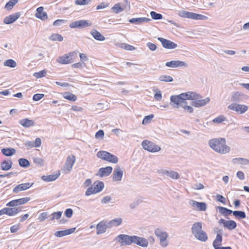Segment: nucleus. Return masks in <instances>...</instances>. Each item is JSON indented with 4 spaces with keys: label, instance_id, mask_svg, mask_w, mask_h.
Returning <instances> with one entry per match:
<instances>
[{
    "label": "nucleus",
    "instance_id": "obj_1",
    "mask_svg": "<svg viewBox=\"0 0 249 249\" xmlns=\"http://www.w3.org/2000/svg\"><path fill=\"white\" fill-rule=\"evenodd\" d=\"M209 146L215 151L221 154L228 153L230 151V147L226 145L224 138H214L209 140Z\"/></svg>",
    "mask_w": 249,
    "mask_h": 249
},
{
    "label": "nucleus",
    "instance_id": "obj_2",
    "mask_svg": "<svg viewBox=\"0 0 249 249\" xmlns=\"http://www.w3.org/2000/svg\"><path fill=\"white\" fill-rule=\"evenodd\" d=\"M202 224L200 222H195L192 225L191 231L192 234L197 240L201 242H206L208 239L206 232L202 230Z\"/></svg>",
    "mask_w": 249,
    "mask_h": 249
},
{
    "label": "nucleus",
    "instance_id": "obj_3",
    "mask_svg": "<svg viewBox=\"0 0 249 249\" xmlns=\"http://www.w3.org/2000/svg\"><path fill=\"white\" fill-rule=\"evenodd\" d=\"M77 57V54L76 52H72L58 57L56 59V61L60 64H68L74 62L75 59Z\"/></svg>",
    "mask_w": 249,
    "mask_h": 249
},
{
    "label": "nucleus",
    "instance_id": "obj_4",
    "mask_svg": "<svg viewBox=\"0 0 249 249\" xmlns=\"http://www.w3.org/2000/svg\"><path fill=\"white\" fill-rule=\"evenodd\" d=\"M155 235L160 240V244L163 247H166L168 243L167 241V238L168 237V234L167 232L163 231L161 229L157 228L154 231Z\"/></svg>",
    "mask_w": 249,
    "mask_h": 249
},
{
    "label": "nucleus",
    "instance_id": "obj_5",
    "mask_svg": "<svg viewBox=\"0 0 249 249\" xmlns=\"http://www.w3.org/2000/svg\"><path fill=\"white\" fill-rule=\"evenodd\" d=\"M135 235L121 234L116 237V240L120 243L121 246H129L134 243Z\"/></svg>",
    "mask_w": 249,
    "mask_h": 249
},
{
    "label": "nucleus",
    "instance_id": "obj_6",
    "mask_svg": "<svg viewBox=\"0 0 249 249\" xmlns=\"http://www.w3.org/2000/svg\"><path fill=\"white\" fill-rule=\"evenodd\" d=\"M104 187V184L102 181L95 182L91 187L86 191L85 195L89 196L91 194H96L101 192Z\"/></svg>",
    "mask_w": 249,
    "mask_h": 249
},
{
    "label": "nucleus",
    "instance_id": "obj_7",
    "mask_svg": "<svg viewBox=\"0 0 249 249\" xmlns=\"http://www.w3.org/2000/svg\"><path fill=\"white\" fill-rule=\"evenodd\" d=\"M178 15L182 18H188L196 20H202L206 18V17L192 12H190L184 10H182L179 12Z\"/></svg>",
    "mask_w": 249,
    "mask_h": 249
},
{
    "label": "nucleus",
    "instance_id": "obj_8",
    "mask_svg": "<svg viewBox=\"0 0 249 249\" xmlns=\"http://www.w3.org/2000/svg\"><path fill=\"white\" fill-rule=\"evenodd\" d=\"M228 109L235 111L239 114H242L246 112L249 107L245 105L237 103H231L228 106Z\"/></svg>",
    "mask_w": 249,
    "mask_h": 249
},
{
    "label": "nucleus",
    "instance_id": "obj_9",
    "mask_svg": "<svg viewBox=\"0 0 249 249\" xmlns=\"http://www.w3.org/2000/svg\"><path fill=\"white\" fill-rule=\"evenodd\" d=\"M195 97L196 99H195L194 101L191 102V105L196 107L204 106L210 101V98L209 97H207L204 99H202V96L197 93Z\"/></svg>",
    "mask_w": 249,
    "mask_h": 249
},
{
    "label": "nucleus",
    "instance_id": "obj_10",
    "mask_svg": "<svg viewBox=\"0 0 249 249\" xmlns=\"http://www.w3.org/2000/svg\"><path fill=\"white\" fill-rule=\"evenodd\" d=\"M142 145L143 149L151 152H156L160 150L159 146L147 140H144L142 143Z\"/></svg>",
    "mask_w": 249,
    "mask_h": 249
},
{
    "label": "nucleus",
    "instance_id": "obj_11",
    "mask_svg": "<svg viewBox=\"0 0 249 249\" xmlns=\"http://www.w3.org/2000/svg\"><path fill=\"white\" fill-rule=\"evenodd\" d=\"M91 22L86 20H79L72 22L70 23L69 26L71 28H84L87 27L91 26Z\"/></svg>",
    "mask_w": 249,
    "mask_h": 249
},
{
    "label": "nucleus",
    "instance_id": "obj_12",
    "mask_svg": "<svg viewBox=\"0 0 249 249\" xmlns=\"http://www.w3.org/2000/svg\"><path fill=\"white\" fill-rule=\"evenodd\" d=\"M75 160V157L73 155L69 156L67 157L66 161L62 169L65 172V173L68 174L71 171Z\"/></svg>",
    "mask_w": 249,
    "mask_h": 249
},
{
    "label": "nucleus",
    "instance_id": "obj_13",
    "mask_svg": "<svg viewBox=\"0 0 249 249\" xmlns=\"http://www.w3.org/2000/svg\"><path fill=\"white\" fill-rule=\"evenodd\" d=\"M171 103H173V106L175 108H179L181 107L184 108L187 106V102L185 100H183L181 98L180 99H178L177 97L172 95L170 97Z\"/></svg>",
    "mask_w": 249,
    "mask_h": 249
},
{
    "label": "nucleus",
    "instance_id": "obj_14",
    "mask_svg": "<svg viewBox=\"0 0 249 249\" xmlns=\"http://www.w3.org/2000/svg\"><path fill=\"white\" fill-rule=\"evenodd\" d=\"M158 173L162 175H166L173 179H178L180 178V175L178 172L171 170L161 169L158 171Z\"/></svg>",
    "mask_w": 249,
    "mask_h": 249
},
{
    "label": "nucleus",
    "instance_id": "obj_15",
    "mask_svg": "<svg viewBox=\"0 0 249 249\" xmlns=\"http://www.w3.org/2000/svg\"><path fill=\"white\" fill-rule=\"evenodd\" d=\"M245 94L240 91H233L231 95V101L232 103H237L243 101Z\"/></svg>",
    "mask_w": 249,
    "mask_h": 249
},
{
    "label": "nucleus",
    "instance_id": "obj_16",
    "mask_svg": "<svg viewBox=\"0 0 249 249\" xmlns=\"http://www.w3.org/2000/svg\"><path fill=\"white\" fill-rule=\"evenodd\" d=\"M165 66L167 67L173 68L178 67L186 68L188 66L186 62L180 60H172L167 62L165 63Z\"/></svg>",
    "mask_w": 249,
    "mask_h": 249
},
{
    "label": "nucleus",
    "instance_id": "obj_17",
    "mask_svg": "<svg viewBox=\"0 0 249 249\" xmlns=\"http://www.w3.org/2000/svg\"><path fill=\"white\" fill-rule=\"evenodd\" d=\"M158 39L161 43L162 46L164 48L174 49L178 46V45L175 43L162 37H158Z\"/></svg>",
    "mask_w": 249,
    "mask_h": 249
},
{
    "label": "nucleus",
    "instance_id": "obj_18",
    "mask_svg": "<svg viewBox=\"0 0 249 249\" xmlns=\"http://www.w3.org/2000/svg\"><path fill=\"white\" fill-rule=\"evenodd\" d=\"M219 224H223L224 228L229 230H232L236 228V223L233 220H225L224 219H220L218 221Z\"/></svg>",
    "mask_w": 249,
    "mask_h": 249
},
{
    "label": "nucleus",
    "instance_id": "obj_19",
    "mask_svg": "<svg viewBox=\"0 0 249 249\" xmlns=\"http://www.w3.org/2000/svg\"><path fill=\"white\" fill-rule=\"evenodd\" d=\"M196 95V93L193 91H188L184 93H182L178 95H174L178 97V99H180L181 98L183 100H191L194 101L195 99H196L195 96Z\"/></svg>",
    "mask_w": 249,
    "mask_h": 249
},
{
    "label": "nucleus",
    "instance_id": "obj_20",
    "mask_svg": "<svg viewBox=\"0 0 249 249\" xmlns=\"http://www.w3.org/2000/svg\"><path fill=\"white\" fill-rule=\"evenodd\" d=\"M189 203L193 207V209L200 211H205L207 208V205L205 202H198L195 200H191Z\"/></svg>",
    "mask_w": 249,
    "mask_h": 249
},
{
    "label": "nucleus",
    "instance_id": "obj_21",
    "mask_svg": "<svg viewBox=\"0 0 249 249\" xmlns=\"http://www.w3.org/2000/svg\"><path fill=\"white\" fill-rule=\"evenodd\" d=\"M123 175V171L119 166H116L113 173L112 179L114 181H121Z\"/></svg>",
    "mask_w": 249,
    "mask_h": 249
},
{
    "label": "nucleus",
    "instance_id": "obj_22",
    "mask_svg": "<svg viewBox=\"0 0 249 249\" xmlns=\"http://www.w3.org/2000/svg\"><path fill=\"white\" fill-rule=\"evenodd\" d=\"M20 16V13L17 12L14 14L6 17L3 19V22L6 24H9L15 22Z\"/></svg>",
    "mask_w": 249,
    "mask_h": 249
},
{
    "label": "nucleus",
    "instance_id": "obj_23",
    "mask_svg": "<svg viewBox=\"0 0 249 249\" xmlns=\"http://www.w3.org/2000/svg\"><path fill=\"white\" fill-rule=\"evenodd\" d=\"M134 243L142 247H147L148 246V241L147 239L135 235Z\"/></svg>",
    "mask_w": 249,
    "mask_h": 249
},
{
    "label": "nucleus",
    "instance_id": "obj_24",
    "mask_svg": "<svg viewBox=\"0 0 249 249\" xmlns=\"http://www.w3.org/2000/svg\"><path fill=\"white\" fill-rule=\"evenodd\" d=\"M33 185V183H25L20 184L16 186L13 189V192L14 193L17 194L21 191L26 190L27 189L30 188Z\"/></svg>",
    "mask_w": 249,
    "mask_h": 249
},
{
    "label": "nucleus",
    "instance_id": "obj_25",
    "mask_svg": "<svg viewBox=\"0 0 249 249\" xmlns=\"http://www.w3.org/2000/svg\"><path fill=\"white\" fill-rule=\"evenodd\" d=\"M107 228H109L108 223L104 221H101L96 226L97 234H101L106 232Z\"/></svg>",
    "mask_w": 249,
    "mask_h": 249
},
{
    "label": "nucleus",
    "instance_id": "obj_26",
    "mask_svg": "<svg viewBox=\"0 0 249 249\" xmlns=\"http://www.w3.org/2000/svg\"><path fill=\"white\" fill-rule=\"evenodd\" d=\"M112 171V168L110 166H107L105 168H101L98 170L97 176L100 177H107L109 175Z\"/></svg>",
    "mask_w": 249,
    "mask_h": 249
},
{
    "label": "nucleus",
    "instance_id": "obj_27",
    "mask_svg": "<svg viewBox=\"0 0 249 249\" xmlns=\"http://www.w3.org/2000/svg\"><path fill=\"white\" fill-rule=\"evenodd\" d=\"M19 124L24 127L28 128L33 126L35 124V121L28 118H24L19 120Z\"/></svg>",
    "mask_w": 249,
    "mask_h": 249
},
{
    "label": "nucleus",
    "instance_id": "obj_28",
    "mask_svg": "<svg viewBox=\"0 0 249 249\" xmlns=\"http://www.w3.org/2000/svg\"><path fill=\"white\" fill-rule=\"evenodd\" d=\"M43 7H39L36 10V17L41 20H44L48 18L47 14L46 12L44 11Z\"/></svg>",
    "mask_w": 249,
    "mask_h": 249
},
{
    "label": "nucleus",
    "instance_id": "obj_29",
    "mask_svg": "<svg viewBox=\"0 0 249 249\" xmlns=\"http://www.w3.org/2000/svg\"><path fill=\"white\" fill-rule=\"evenodd\" d=\"M151 19L147 18H132L129 19V22L136 24H140L142 22H148Z\"/></svg>",
    "mask_w": 249,
    "mask_h": 249
},
{
    "label": "nucleus",
    "instance_id": "obj_30",
    "mask_svg": "<svg viewBox=\"0 0 249 249\" xmlns=\"http://www.w3.org/2000/svg\"><path fill=\"white\" fill-rule=\"evenodd\" d=\"M90 34L92 36L94 39L98 41H104L105 37L97 30L95 29L92 30L90 32Z\"/></svg>",
    "mask_w": 249,
    "mask_h": 249
},
{
    "label": "nucleus",
    "instance_id": "obj_31",
    "mask_svg": "<svg viewBox=\"0 0 249 249\" xmlns=\"http://www.w3.org/2000/svg\"><path fill=\"white\" fill-rule=\"evenodd\" d=\"M60 175V173L55 175H50L48 176H43L41 179L46 182L53 181L57 179Z\"/></svg>",
    "mask_w": 249,
    "mask_h": 249
},
{
    "label": "nucleus",
    "instance_id": "obj_32",
    "mask_svg": "<svg viewBox=\"0 0 249 249\" xmlns=\"http://www.w3.org/2000/svg\"><path fill=\"white\" fill-rule=\"evenodd\" d=\"M12 165V162L11 160H4L1 163L0 167L2 170L7 171L9 170Z\"/></svg>",
    "mask_w": 249,
    "mask_h": 249
},
{
    "label": "nucleus",
    "instance_id": "obj_33",
    "mask_svg": "<svg viewBox=\"0 0 249 249\" xmlns=\"http://www.w3.org/2000/svg\"><path fill=\"white\" fill-rule=\"evenodd\" d=\"M222 240V237L220 234L218 233L216 235V238L213 243V245L214 248H220L221 242Z\"/></svg>",
    "mask_w": 249,
    "mask_h": 249
},
{
    "label": "nucleus",
    "instance_id": "obj_34",
    "mask_svg": "<svg viewBox=\"0 0 249 249\" xmlns=\"http://www.w3.org/2000/svg\"><path fill=\"white\" fill-rule=\"evenodd\" d=\"M216 209L218 210L219 213L225 216L232 213V211L223 207L218 206Z\"/></svg>",
    "mask_w": 249,
    "mask_h": 249
},
{
    "label": "nucleus",
    "instance_id": "obj_35",
    "mask_svg": "<svg viewBox=\"0 0 249 249\" xmlns=\"http://www.w3.org/2000/svg\"><path fill=\"white\" fill-rule=\"evenodd\" d=\"M122 222V219L121 218H117L110 220L108 223L109 228L113 226H118Z\"/></svg>",
    "mask_w": 249,
    "mask_h": 249
},
{
    "label": "nucleus",
    "instance_id": "obj_36",
    "mask_svg": "<svg viewBox=\"0 0 249 249\" xmlns=\"http://www.w3.org/2000/svg\"><path fill=\"white\" fill-rule=\"evenodd\" d=\"M2 153L6 156H11L16 153V150L13 148H3L1 149Z\"/></svg>",
    "mask_w": 249,
    "mask_h": 249
},
{
    "label": "nucleus",
    "instance_id": "obj_37",
    "mask_svg": "<svg viewBox=\"0 0 249 249\" xmlns=\"http://www.w3.org/2000/svg\"><path fill=\"white\" fill-rule=\"evenodd\" d=\"M7 215L9 216H13L16 215L20 211L21 209L20 207L18 208H7Z\"/></svg>",
    "mask_w": 249,
    "mask_h": 249
},
{
    "label": "nucleus",
    "instance_id": "obj_38",
    "mask_svg": "<svg viewBox=\"0 0 249 249\" xmlns=\"http://www.w3.org/2000/svg\"><path fill=\"white\" fill-rule=\"evenodd\" d=\"M63 97L71 101H75L77 99L76 95L69 92H64L63 93Z\"/></svg>",
    "mask_w": 249,
    "mask_h": 249
},
{
    "label": "nucleus",
    "instance_id": "obj_39",
    "mask_svg": "<svg viewBox=\"0 0 249 249\" xmlns=\"http://www.w3.org/2000/svg\"><path fill=\"white\" fill-rule=\"evenodd\" d=\"M232 214L235 217L239 219H243L246 217L245 213L241 211H232Z\"/></svg>",
    "mask_w": 249,
    "mask_h": 249
},
{
    "label": "nucleus",
    "instance_id": "obj_40",
    "mask_svg": "<svg viewBox=\"0 0 249 249\" xmlns=\"http://www.w3.org/2000/svg\"><path fill=\"white\" fill-rule=\"evenodd\" d=\"M159 80L161 82H171L173 81V78L169 75H161L159 77Z\"/></svg>",
    "mask_w": 249,
    "mask_h": 249
},
{
    "label": "nucleus",
    "instance_id": "obj_41",
    "mask_svg": "<svg viewBox=\"0 0 249 249\" xmlns=\"http://www.w3.org/2000/svg\"><path fill=\"white\" fill-rule=\"evenodd\" d=\"M107 156H109V153L105 151H100L97 153V157L104 160H106Z\"/></svg>",
    "mask_w": 249,
    "mask_h": 249
},
{
    "label": "nucleus",
    "instance_id": "obj_42",
    "mask_svg": "<svg viewBox=\"0 0 249 249\" xmlns=\"http://www.w3.org/2000/svg\"><path fill=\"white\" fill-rule=\"evenodd\" d=\"M106 161L113 163H117L118 161V159L116 156L109 153V156H107Z\"/></svg>",
    "mask_w": 249,
    "mask_h": 249
},
{
    "label": "nucleus",
    "instance_id": "obj_43",
    "mask_svg": "<svg viewBox=\"0 0 249 249\" xmlns=\"http://www.w3.org/2000/svg\"><path fill=\"white\" fill-rule=\"evenodd\" d=\"M49 39L52 41H58L61 42L63 41V37L60 34H53L50 36Z\"/></svg>",
    "mask_w": 249,
    "mask_h": 249
},
{
    "label": "nucleus",
    "instance_id": "obj_44",
    "mask_svg": "<svg viewBox=\"0 0 249 249\" xmlns=\"http://www.w3.org/2000/svg\"><path fill=\"white\" fill-rule=\"evenodd\" d=\"M4 66L10 68H15L17 66V63L13 59H10L6 60L3 64Z\"/></svg>",
    "mask_w": 249,
    "mask_h": 249
},
{
    "label": "nucleus",
    "instance_id": "obj_45",
    "mask_svg": "<svg viewBox=\"0 0 249 249\" xmlns=\"http://www.w3.org/2000/svg\"><path fill=\"white\" fill-rule=\"evenodd\" d=\"M18 163L20 166L24 168L30 166V162L26 159L21 158L18 160Z\"/></svg>",
    "mask_w": 249,
    "mask_h": 249
},
{
    "label": "nucleus",
    "instance_id": "obj_46",
    "mask_svg": "<svg viewBox=\"0 0 249 249\" xmlns=\"http://www.w3.org/2000/svg\"><path fill=\"white\" fill-rule=\"evenodd\" d=\"M18 0H10L5 5V8L7 10H11L18 2Z\"/></svg>",
    "mask_w": 249,
    "mask_h": 249
},
{
    "label": "nucleus",
    "instance_id": "obj_47",
    "mask_svg": "<svg viewBox=\"0 0 249 249\" xmlns=\"http://www.w3.org/2000/svg\"><path fill=\"white\" fill-rule=\"evenodd\" d=\"M150 15L152 18L155 20H159L162 18V16L160 14L157 13L154 11H151L150 12Z\"/></svg>",
    "mask_w": 249,
    "mask_h": 249
},
{
    "label": "nucleus",
    "instance_id": "obj_48",
    "mask_svg": "<svg viewBox=\"0 0 249 249\" xmlns=\"http://www.w3.org/2000/svg\"><path fill=\"white\" fill-rule=\"evenodd\" d=\"M154 118V115L151 114L144 117L143 119L142 124H146L150 123L152 119Z\"/></svg>",
    "mask_w": 249,
    "mask_h": 249
},
{
    "label": "nucleus",
    "instance_id": "obj_49",
    "mask_svg": "<svg viewBox=\"0 0 249 249\" xmlns=\"http://www.w3.org/2000/svg\"><path fill=\"white\" fill-rule=\"evenodd\" d=\"M226 120V118L223 115H220L217 117L216 118H214L213 122L214 123L216 124H220L222 122L225 121Z\"/></svg>",
    "mask_w": 249,
    "mask_h": 249
},
{
    "label": "nucleus",
    "instance_id": "obj_50",
    "mask_svg": "<svg viewBox=\"0 0 249 249\" xmlns=\"http://www.w3.org/2000/svg\"><path fill=\"white\" fill-rule=\"evenodd\" d=\"M62 212H54L52 214V217L51 218V220H53L54 219L58 220L60 218L62 215Z\"/></svg>",
    "mask_w": 249,
    "mask_h": 249
},
{
    "label": "nucleus",
    "instance_id": "obj_51",
    "mask_svg": "<svg viewBox=\"0 0 249 249\" xmlns=\"http://www.w3.org/2000/svg\"><path fill=\"white\" fill-rule=\"evenodd\" d=\"M155 92H156L155 95H154V98L156 100L158 101H160L162 99V95L161 91L159 90L158 89H156L154 90Z\"/></svg>",
    "mask_w": 249,
    "mask_h": 249
},
{
    "label": "nucleus",
    "instance_id": "obj_52",
    "mask_svg": "<svg viewBox=\"0 0 249 249\" xmlns=\"http://www.w3.org/2000/svg\"><path fill=\"white\" fill-rule=\"evenodd\" d=\"M46 74L45 70H42L37 72H35L34 74V76L36 78H40L44 77Z\"/></svg>",
    "mask_w": 249,
    "mask_h": 249
},
{
    "label": "nucleus",
    "instance_id": "obj_53",
    "mask_svg": "<svg viewBox=\"0 0 249 249\" xmlns=\"http://www.w3.org/2000/svg\"><path fill=\"white\" fill-rule=\"evenodd\" d=\"M115 13H119L123 11L124 9L122 8L119 3H117L112 8Z\"/></svg>",
    "mask_w": 249,
    "mask_h": 249
},
{
    "label": "nucleus",
    "instance_id": "obj_54",
    "mask_svg": "<svg viewBox=\"0 0 249 249\" xmlns=\"http://www.w3.org/2000/svg\"><path fill=\"white\" fill-rule=\"evenodd\" d=\"M30 197H24L17 199L18 206L27 203L29 201H30Z\"/></svg>",
    "mask_w": 249,
    "mask_h": 249
},
{
    "label": "nucleus",
    "instance_id": "obj_55",
    "mask_svg": "<svg viewBox=\"0 0 249 249\" xmlns=\"http://www.w3.org/2000/svg\"><path fill=\"white\" fill-rule=\"evenodd\" d=\"M91 0H76L75 2L77 5H87L91 2Z\"/></svg>",
    "mask_w": 249,
    "mask_h": 249
},
{
    "label": "nucleus",
    "instance_id": "obj_56",
    "mask_svg": "<svg viewBox=\"0 0 249 249\" xmlns=\"http://www.w3.org/2000/svg\"><path fill=\"white\" fill-rule=\"evenodd\" d=\"M33 161L35 163L37 164L40 166H42L44 164V160L39 157L34 158L33 159Z\"/></svg>",
    "mask_w": 249,
    "mask_h": 249
},
{
    "label": "nucleus",
    "instance_id": "obj_57",
    "mask_svg": "<svg viewBox=\"0 0 249 249\" xmlns=\"http://www.w3.org/2000/svg\"><path fill=\"white\" fill-rule=\"evenodd\" d=\"M54 235L55 236L59 237L67 235L66 230L57 231L55 232Z\"/></svg>",
    "mask_w": 249,
    "mask_h": 249
},
{
    "label": "nucleus",
    "instance_id": "obj_58",
    "mask_svg": "<svg viewBox=\"0 0 249 249\" xmlns=\"http://www.w3.org/2000/svg\"><path fill=\"white\" fill-rule=\"evenodd\" d=\"M44 95L43 94H35L33 97V99L35 101H38L41 99Z\"/></svg>",
    "mask_w": 249,
    "mask_h": 249
},
{
    "label": "nucleus",
    "instance_id": "obj_59",
    "mask_svg": "<svg viewBox=\"0 0 249 249\" xmlns=\"http://www.w3.org/2000/svg\"><path fill=\"white\" fill-rule=\"evenodd\" d=\"M6 206L9 207H16L18 206L17 199L10 201L6 204Z\"/></svg>",
    "mask_w": 249,
    "mask_h": 249
},
{
    "label": "nucleus",
    "instance_id": "obj_60",
    "mask_svg": "<svg viewBox=\"0 0 249 249\" xmlns=\"http://www.w3.org/2000/svg\"><path fill=\"white\" fill-rule=\"evenodd\" d=\"M111 200V197L109 196H106L104 197L101 200V203L102 204H107L108 203H109Z\"/></svg>",
    "mask_w": 249,
    "mask_h": 249
},
{
    "label": "nucleus",
    "instance_id": "obj_61",
    "mask_svg": "<svg viewBox=\"0 0 249 249\" xmlns=\"http://www.w3.org/2000/svg\"><path fill=\"white\" fill-rule=\"evenodd\" d=\"M146 46L152 51H154L157 49L156 45L155 44L151 42L147 43Z\"/></svg>",
    "mask_w": 249,
    "mask_h": 249
},
{
    "label": "nucleus",
    "instance_id": "obj_62",
    "mask_svg": "<svg viewBox=\"0 0 249 249\" xmlns=\"http://www.w3.org/2000/svg\"><path fill=\"white\" fill-rule=\"evenodd\" d=\"M73 214V211L71 209L69 208L66 209L65 212V215L67 217L70 218L72 216Z\"/></svg>",
    "mask_w": 249,
    "mask_h": 249
},
{
    "label": "nucleus",
    "instance_id": "obj_63",
    "mask_svg": "<svg viewBox=\"0 0 249 249\" xmlns=\"http://www.w3.org/2000/svg\"><path fill=\"white\" fill-rule=\"evenodd\" d=\"M48 217V213L47 212H44L39 215L38 219L40 221H43Z\"/></svg>",
    "mask_w": 249,
    "mask_h": 249
},
{
    "label": "nucleus",
    "instance_id": "obj_64",
    "mask_svg": "<svg viewBox=\"0 0 249 249\" xmlns=\"http://www.w3.org/2000/svg\"><path fill=\"white\" fill-rule=\"evenodd\" d=\"M217 200L220 202L221 203L225 204L226 199L225 198L220 195H218L216 196Z\"/></svg>",
    "mask_w": 249,
    "mask_h": 249
}]
</instances>
